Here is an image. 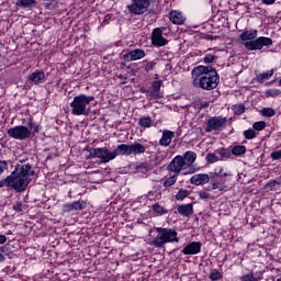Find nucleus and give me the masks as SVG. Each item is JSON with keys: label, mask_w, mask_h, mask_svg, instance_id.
<instances>
[{"label": "nucleus", "mask_w": 281, "mask_h": 281, "mask_svg": "<svg viewBox=\"0 0 281 281\" xmlns=\"http://www.w3.org/2000/svg\"><path fill=\"white\" fill-rule=\"evenodd\" d=\"M277 281H281V277L277 279Z\"/></svg>", "instance_id": "60"}, {"label": "nucleus", "mask_w": 281, "mask_h": 281, "mask_svg": "<svg viewBox=\"0 0 281 281\" xmlns=\"http://www.w3.org/2000/svg\"><path fill=\"white\" fill-rule=\"evenodd\" d=\"M119 78H120V80H122V78H124V76L123 75H119Z\"/></svg>", "instance_id": "59"}, {"label": "nucleus", "mask_w": 281, "mask_h": 281, "mask_svg": "<svg viewBox=\"0 0 281 281\" xmlns=\"http://www.w3.org/2000/svg\"><path fill=\"white\" fill-rule=\"evenodd\" d=\"M261 115H263V117H273L276 115V110L273 108H263L261 110Z\"/></svg>", "instance_id": "38"}, {"label": "nucleus", "mask_w": 281, "mask_h": 281, "mask_svg": "<svg viewBox=\"0 0 281 281\" xmlns=\"http://www.w3.org/2000/svg\"><path fill=\"white\" fill-rule=\"evenodd\" d=\"M239 43H243L245 49L248 52L260 50L263 47H271L273 40L271 37L259 36L258 30H246L238 36Z\"/></svg>", "instance_id": "3"}, {"label": "nucleus", "mask_w": 281, "mask_h": 281, "mask_svg": "<svg viewBox=\"0 0 281 281\" xmlns=\"http://www.w3.org/2000/svg\"><path fill=\"white\" fill-rule=\"evenodd\" d=\"M88 159H100V164H109V161L115 159L113 151H110L106 147H91L88 149Z\"/></svg>", "instance_id": "6"}, {"label": "nucleus", "mask_w": 281, "mask_h": 281, "mask_svg": "<svg viewBox=\"0 0 281 281\" xmlns=\"http://www.w3.org/2000/svg\"><path fill=\"white\" fill-rule=\"evenodd\" d=\"M8 243V237L5 235H0V245H5Z\"/></svg>", "instance_id": "56"}, {"label": "nucleus", "mask_w": 281, "mask_h": 281, "mask_svg": "<svg viewBox=\"0 0 281 281\" xmlns=\"http://www.w3.org/2000/svg\"><path fill=\"white\" fill-rule=\"evenodd\" d=\"M169 21H171L173 25H184L186 18H183V14H181L180 11L171 10L169 12Z\"/></svg>", "instance_id": "20"}, {"label": "nucleus", "mask_w": 281, "mask_h": 281, "mask_svg": "<svg viewBox=\"0 0 281 281\" xmlns=\"http://www.w3.org/2000/svg\"><path fill=\"white\" fill-rule=\"evenodd\" d=\"M276 74V69H270L267 70L266 72H260L258 70H255V80L256 82H258L259 85H265V82H267V80H271V78H273V75Z\"/></svg>", "instance_id": "16"}, {"label": "nucleus", "mask_w": 281, "mask_h": 281, "mask_svg": "<svg viewBox=\"0 0 281 281\" xmlns=\"http://www.w3.org/2000/svg\"><path fill=\"white\" fill-rule=\"evenodd\" d=\"M142 58H146V50L142 48L130 50L123 55V60H125V63L142 60Z\"/></svg>", "instance_id": "12"}, {"label": "nucleus", "mask_w": 281, "mask_h": 281, "mask_svg": "<svg viewBox=\"0 0 281 281\" xmlns=\"http://www.w3.org/2000/svg\"><path fill=\"white\" fill-rule=\"evenodd\" d=\"M277 186H280V182H278V180H270L267 183V188H269V190H273Z\"/></svg>", "instance_id": "50"}, {"label": "nucleus", "mask_w": 281, "mask_h": 281, "mask_svg": "<svg viewBox=\"0 0 281 281\" xmlns=\"http://www.w3.org/2000/svg\"><path fill=\"white\" fill-rule=\"evenodd\" d=\"M247 153V147L245 145H236L232 148L231 155L235 157H240V155H245Z\"/></svg>", "instance_id": "31"}, {"label": "nucleus", "mask_w": 281, "mask_h": 281, "mask_svg": "<svg viewBox=\"0 0 281 281\" xmlns=\"http://www.w3.org/2000/svg\"><path fill=\"white\" fill-rule=\"evenodd\" d=\"M35 176L36 171L32 169V165L30 162L18 164L9 176L0 180V188L14 190L21 194L27 190L29 186L32 183V177Z\"/></svg>", "instance_id": "1"}, {"label": "nucleus", "mask_w": 281, "mask_h": 281, "mask_svg": "<svg viewBox=\"0 0 281 281\" xmlns=\"http://www.w3.org/2000/svg\"><path fill=\"white\" fill-rule=\"evenodd\" d=\"M9 137L12 139H18L19 142H24V139H30L32 137V131L25 125H16L8 130Z\"/></svg>", "instance_id": "8"}, {"label": "nucleus", "mask_w": 281, "mask_h": 281, "mask_svg": "<svg viewBox=\"0 0 281 281\" xmlns=\"http://www.w3.org/2000/svg\"><path fill=\"white\" fill-rule=\"evenodd\" d=\"M210 280L211 281H218V280H223V274L216 270V269H213L210 273Z\"/></svg>", "instance_id": "40"}, {"label": "nucleus", "mask_w": 281, "mask_h": 281, "mask_svg": "<svg viewBox=\"0 0 281 281\" xmlns=\"http://www.w3.org/2000/svg\"><path fill=\"white\" fill-rule=\"evenodd\" d=\"M207 192H212V190H216L214 189V181H211V187L206 188Z\"/></svg>", "instance_id": "57"}, {"label": "nucleus", "mask_w": 281, "mask_h": 281, "mask_svg": "<svg viewBox=\"0 0 281 281\" xmlns=\"http://www.w3.org/2000/svg\"><path fill=\"white\" fill-rule=\"evenodd\" d=\"M266 95L267 98H278V95H281V90L277 88L268 89Z\"/></svg>", "instance_id": "41"}, {"label": "nucleus", "mask_w": 281, "mask_h": 281, "mask_svg": "<svg viewBox=\"0 0 281 281\" xmlns=\"http://www.w3.org/2000/svg\"><path fill=\"white\" fill-rule=\"evenodd\" d=\"M227 181H232V173L224 172L222 176H217V179L213 181V189L225 192L227 190Z\"/></svg>", "instance_id": "13"}, {"label": "nucleus", "mask_w": 281, "mask_h": 281, "mask_svg": "<svg viewBox=\"0 0 281 281\" xmlns=\"http://www.w3.org/2000/svg\"><path fill=\"white\" fill-rule=\"evenodd\" d=\"M156 236L151 240V247L156 249H164L169 243H179V233L177 229L170 227H156Z\"/></svg>", "instance_id": "4"}, {"label": "nucleus", "mask_w": 281, "mask_h": 281, "mask_svg": "<svg viewBox=\"0 0 281 281\" xmlns=\"http://www.w3.org/2000/svg\"><path fill=\"white\" fill-rule=\"evenodd\" d=\"M177 212L180 216L190 218V215L194 214V202L178 205Z\"/></svg>", "instance_id": "17"}, {"label": "nucleus", "mask_w": 281, "mask_h": 281, "mask_svg": "<svg viewBox=\"0 0 281 281\" xmlns=\"http://www.w3.org/2000/svg\"><path fill=\"white\" fill-rule=\"evenodd\" d=\"M265 5H273L277 0H261Z\"/></svg>", "instance_id": "55"}, {"label": "nucleus", "mask_w": 281, "mask_h": 281, "mask_svg": "<svg viewBox=\"0 0 281 281\" xmlns=\"http://www.w3.org/2000/svg\"><path fill=\"white\" fill-rule=\"evenodd\" d=\"M29 80L33 82V85H43V82L47 80V77L45 76V71L36 69L29 76Z\"/></svg>", "instance_id": "18"}, {"label": "nucleus", "mask_w": 281, "mask_h": 281, "mask_svg": "<svg viewBox=\"0 0 281 281\" xmlns=\"http://www.w3.org/2000/svg\"><path fill=\"white\" fill-rule=\"evenodd\" d=\"M190 183L192 186H205V183H210V175L207 173H196L190 178Z\"/></svg>", "instance_id": "19"}, {"label": "nucleus", "mask_w": 281, "mask_h": 281, "mask_svg": "<svg viewBox=\"0 0 281 281\" xmlns=\"http://www.w3.org/2000/svg\"><path fill=\"white\" fill-rule=\"evenodd\" d=\"M214 172L217 175V177L225 175V172H223V167L215 168Z\"/></svg>", "instance_id": "53"}, {"label": "nucleus", "mask_w": 281, "mask_h": 281, "mask_svg": "<svg viewBox=\"0 0 281 281\" xmlns=\"http://www.w3.org/2000/svg\"><path fill=\"white\" fill-rule=\"evenodd\" d=\"M164 85V81L156 80L151 83L153 91L149 93L151 100H159L161 95H159V91H161V86Z\"/></svg>", "instance_id": "23"}, {"label": "nucleus", "mask_w": 281, "mask_h": 281, "mask_svg": "<svg viewBox=\"0 0 281 281\" xmlns=\"http://www.w3.org/2000/svg\"><path fill=\"white\" fill-rule=\"evenodd\" d=\"M209 178L211 179V181H216L218 179V175H216V172H210Z\"/></svg>", "instance_id": "54"}, {"label": "nucleus", "mask_w": 281, "mask_h": 281, "mask_svg": "<svg viewBox=\"0 0 281 281\" xmlns=\"http://www.w3.org/2000/svg\"><path fill=\"white\" fill-rule=\"evenodd\" d=\"M85 207H87V202L79 200V201H74V202H68L66 204H63L61 212L69 213L78 210H85Z\"/></svg>", "instance_id": "15"}, {"label": "nucleus", "mask_w": 281, "mask_h": 281, "mask_svg": "<svg viewBox=\"0 0 281 281\" xmlns=\"http://www.w3.org/2000/svg\"><path fill=\"white\" fill-rule=\"evenodd\" d=\"M15 5L18 8H23V9L29 8V9H32V8L36 7V0H16Z\"/></svg>", "instance_id": "29"}, {"label": "nucleus", "mask_w": 281, "mask_h": 281, "mask_svg": "<svg viewBox=\"0 0 281 281\" xmlns=\"http://www.w3.org/2000/svg\"><path fill=\"white\" fill-rule=\"evenodd\" d=\"M155 67H157V61H148L146 65H145V71L146 74H150V71H153L155 69Z\"/></svg>", "instance_id": "46"}, {"label": "nucleus", "mask_w": 281, "mask_h": 281, "mask_svg": "<svg viewBox=\"0 0 281 281\" xmlns=\"http://www.w3.org/2000/svg\"><path fill=\"white\" fill-rule=\"evenodd\" d=\"M124 67H126V63L122 61L121 63V69H124Z\"/></svg>", "instance_id": "58"}, {"label": "nucleus", "mask_w": 281, "mask_h": 281, "mask_svg": "<svg viewBox=\"0 0 281 281\" xmlns=\"http://www.w3.org/2000/svg\"><path fill=\"white\" fill-rule=\"evenodd\" d=\"M200 38L202 41H218V38H221V36H218V35H210V34H201Z\"/></svg>", "instance_id": "45"}, {"label": "nucleus", "mask_w": 281, "mask_h": 281, "mask_svg": "<svg viewBox=\"0 0 281 281\" xmlns=\"http://www.w3.org/2000/svg\"><path fill=\"white\" fill-rule=\"evenodd\" d=\"M186 161L183 160V156L177 155L170 164L167 166L168 172H173V175H181V170H186Z\"/></svg>", "instance_id": "11"}, {"label": "nucleus", "mask_w": 281, "mask_h": 281, "mask_svg": "<svg viewBox=\"0 0 281 281\" xmlns=\"http://www.w3.org/2000/svg\"><path fill=\"white\" fill-rule=\"evenodd\" d=\"M175 137V132L170 130H165L162 132V136L159 139V146H165L167 147L169 144L172 143V138Z\"/></svg>", "instance_id": "24"}, {"label": "nucleus", "mask_w": 281, "mask_h": 281, "mask_svg": "<svg viewBox=\"0 0 281 281\" xmlns=\"http://www.w3.org/2000/svg\"><path fill=\"white\" fill-rule=\"evenodd\" d=\"M131 155H144L146 153V146L142 145V143H133L130 145Z\"/></svg>", "instance_id": "27"}, {"label": "nucleus", "mask_w": 281, "mask_h": 281, "mask_svg": "<svg viewBox=\"0 0 281 281\" xmlns=\"http://www.w3.org/2000/svg\"><path fill=\"white\" fill-rule=\"evenodd\" d=\"M138 126H140V128H150V126H153V119L150 115L142 116L138 120Z\"/></svg>", "instance_id": "30"}, {"label": "nucleus", "mask_w": 281, "mask_h": 281, "mask_svg": "<svg viewBox=\"0 0 281 281\" xmlns=\"http://www.w3.org/2000/svg\"><path fill=\"white\" fill-rule=\"evenodd\" d=\"M260 280H262V277H256L254 276V272H250L240 277V281H260Z\"/></svg>", "instance_id": "36"}, {"label": "nucleus", "mask_w": 281, "mask_h": 281, "mask_svg": "<svg viewBox=\"0 0 281 281\" xmlns=\"http://www.w3.org/2000/svg\"><path fill=\"white\" fill-rule=\"evenodd\" d=\"M227 126V117L223 115L210 116L205 122V133H220Z\"/></svg>", "instance_id": "7"}, {"label": "nucleus", "mask_w": 281, "mask_h": 281, "mask_svg": "<svg viewBox=\"0 0 281 281\" xmlns=\"http://www.w3.org/2000/svg\"><path fill=\"white\" fill-rule=\"evenodd\" d=\"M199 198L202 201H207V200H212L214 199V196H212V194L210 192H207L205 189L201 190L198 192Z\"/></svg>", "instance_id": "37"}, {"label": "nucleus", "mask_w": 281, "mask_h": 281, "mask_svg": "<svg viewBox=\"0 0 281 281\" xmlns=\"http://www.w3.org/2000/svg\"><path fill=\"white\" fill-rule=\"evenodd\" d=\"M252 128L255 131H265L267 128V122L265 121H258L252 124Z\"/></svg>", "instance_id": "43"}, {"label": "nucleus", "mask_w": 281, "mask_h": 281, "mask_svg": "<svg viewBox=\"0 0 281 281\" xmlns=\"http://www.w3.org/2000/svg\"><path fill=\"white\" fill-rule=\"evenodd\" d=\"M215 155L220 158V161H226V159L232 158V149L220 147L215 150Z\"/></svg>", "instance_id": "25"}, {"label": "nucleus", "mask_w": 281, "mask_h": 281, "mask_svg": "<svg viewBox=\"0 0 281 281\" xmlns=\"http://www.w3.org/2000/svg\"><path fill=\"white\" fill-rule=\"evenodd\" d=\"M148 8H150V0H132V3L127 5L128 12L136 16L146 14Z\"/></svg>", "instance_id": "9"}, {"label": "nucleus", "mask_w": 281, "mask_h": 281, "mask_svg": "<svg viewBox=\"0 0 281 281\" xmlns=\"http://www.w3.org/2000/svg\"><path fill=\"white\" fill-rule=\"evenodd\" d=\"M270 157L273 161H280V159H281V149L272 151Z\"/></svg>", "instance_id": "47"}, {"label": "nucleus", "mask_w": 281, "mask_h": 281, "mask_svg": "<svg viewBox=\"0 0 281 281\" xmlns=\"http://www.w3.org/2000/svg\"><path fill=\"white\" fill-rule=\"evenodd\" d=\"M113 16L111 14H106L101 23V25H109V23H111V19Z\"/></svg>", "instance_id": "52"}, {"label": "nucleus", "mask_w": 281, "mask_h": 281, "mask_svg": "<svg viewBox=\"0 0 281 281\" xmlns=\"http://www.w3.org/2000/svg\"><path fill=\"white\" fill-rule=\"evenodd\" d=\"M179 175L173 173L172 176H170L169 178H167L164 181V188H172V186H175V183H177V179H178Z\"/></svg>", "instance_id": "32"}, {"label": "nucleus", "mask_w": 281, "mask_h": 281, "mask_svg": "<svg viewBox=\"0 0 281 281\" xmlns=\"http://www.w3.org/2000/svg\"><path fill=\"white\" fill-rule=\"evenodd\" d=\"M182 159L184 161V166L187 168H190V166H192V164H194V161H196V153L189 150L186 151L182 156Z\"/></svg>", "instance_id": "26"}, {"label": "nucleus", "mask_w": 281, "mask_h": 281, "mask_svg": "<svg viewBox=\"0 0 281 281\" xmlns=\"http://www.w3.org/2000/svg\"><path fill=\"white\" fill-rule=\"evenodd\" d=\"M8 161L7 160H0V175H3L5 170H8Z\"/></svg>", "instance_id": "49"}, {"label": "nucleus", "mask_w": 281, "mask_h": 281, "mask_svg": "<svg viewBox=\"0 0 281 281\" xmlns=\"http://www.w3.org/2000/svg\"><path fill=\"white\" fill-rule=\"evenodd\" d=\"M44 8L46 10H56V8H58V0H49L48 2H45Z\"/></svg>", "instance_id": "42"}, {"label": "nucleus", "mask_w": 281, "mask_h": 281, "mask_svg": "<svg viewBox=\"0 0 281 281\" xmlns=\"http://www.w3.org/2000/svg\"><path fill=\"white\" fill-rule=\"evenodd\" d=\"M5 247H0V262H5Z\"/></svg>", "instance_id": "51"}, {"label": "nucleus", "mask_w": 281, "mask_h": 281, "mask_svg": "<svg viewBox=\"0 0 281 281\" xmlns=\"http://www.w3.org/2000/svg\"><path fill=\"white\" fill-rule=\"evenodd\" d=\"M201 247H203L201 241H191L181 250V252L184 256H196V254H201Z\"/></svg>", "instance_id": "14"}, {"label": "nucleus", "mask_w": 281, "mask_h": 281, "mask_svg": "<svg viewBox=\"0 0 281 281\" xmlns=\"http://www.w3.org/2000/svg\"><path fill=\"white\" fill-rule=\"evenodd\" d=\"M192 85L195 89L214 91L221 83V76L212 66H198L192 70Z\"/></svg>", "instance_id": "2"}, {"label": "nucleus", "mask_w": 281, "mask_h": 281, "mask_svg": "<svg viewBox=\"0 0 281 281\" xmlns=\"http://www.w3.org/2000/svg\"><path fill=\"white\" fill-rule=\"evenodd\" d=\"M190 196V191L180 189L176 194V201H186Z\"/></svg>", "instance_id": "34"}, {"label": "nucleus", "mask_w": 281, "mask_h": 281, "mask_svg": "<svg viewBox=\"0 0 281 281\" xmlns=\"http://www.w3.org/2000/svg\"><path fill=\"white\" fill-rule=\"evenodd\" d=\"M22 123L25 124L29 131H31V135H36V133H41V125L34 122V117L29 116L24 119Z\"/></svg>", "instance_id": "21"}, {"label": "nucleus", "mask_w": 281, "mask_h": 281, "mask_svg": "<svg viewBox=\"0 0 281 281\" xmlns=\"http://www.w3.org/2000/svg\"><path fill=\"white\" fill-rule=\"evenodd\" d=\"M114 159L116 157H130L131 155V145L127 144H121L119 145L114 150Z\"/></svg>", "instance_id": "22"}, {"label": "nucleus", "mask_w": 281, "mask_h": 281, "mask_svg": "<svg viewBox=\"0 0 281 281\" xmlns=\"http://www.w3.org/2000/svg\"><path fill=\"white\" fill-rule=\"evenodd\" d=\"M243 135L245 139H256L258 137V134L256 133L255 128H249L243 132Z\"/></svg>", "instance_id": "35"}, {"label": "nucleus", "mask_w": 281, "mask_h": 281, "mask_svg": "<svg viewBox=\"0 0 281 281\" xmlns=\"http://www.w3.org/2000/svg\"><path fill=\"white\" fill-rule=\"evenodd\" d=\"M207 164H216V161H221V158L216 153H210L206 155Z\"/></svg>", "instance_id": "39"}, {"label": "nucleus", "mask_w": 281, "mask_h": 281, "mask_svg": "<svg viewBox=\"0 0 281 281\" xmlns=\"http://www.w3.org/2000/svg\"><path fill=\"white\" fill-rule=\"evenodd\" d=\"M93 100H95V97L87 95L85 93L75 97L70 103L71 115H89L91 113V108H89V105L91 102H93Z\"/></svg>", "instance_id": "5"}, {"label": "nucleus", "mask_w": 281, "mask_h": 281, "mask_svg": "<svg viewBox=\"0 0 281 281\" xmlns=\"http://www.w3.org/2000/svg\"><path fill=\"white\" fill-rule=\"evenodd\" d=\"M151 212L156 214V216H164L165 214H168L170 212L168 209L161 206L158 202L151 205Z\"/></svg>", "instance_id": "28"}, {"label": "nucleus", "mask_w": 281, "mask_h": 281, "mask_svg": "<svg viewBox=\"0 0 281 281\" xmlns=\"http://www.w3.org/2000/svg\"><path fill=\"white\" fill-rule=\"evenodd\" d=\"M232 111L234 112L235 115H243V113L247 111V108L245 106V103L234 104L232 106Z\"/></svg>", "instance_id": "33"}, {"label": "nucleus", "mask_w": 281, "mask_h": 281, "mask_svg": "<svg viewBox=\"0 0 281 281\" xmlns=\"http://www.w3.org/2000/svg\"><path fill=\"white\" fill-rule=\"evenodd\" d=\"M217 58L218 56L209 53L204 56V63L206 65H212V63H215Z\"/></svg>", "instance_id": "44"}, {"label": "nucleus", "mask_w": 281, "mask_h": 281, "mask_svg": "<svg viewBox=\"0 0 281 281\" xmlns=\"http://www.w3.org/2000/svg\"><path fill=\"white\" fill-rule=\"evenodd\" d=\"M23 207H25V205L21 201L13 204L14 212H23Z\"/></svg>", "instance_id": "48"}, {"label": "nucleus", "mask_w": 281, "mask_h": 281, "mask_svg": "<svg viewBox=\"0 0 281 281\" xmlns=\"http://www.w3.org/2000/svg\"><path fill=\"white\" fill-rule=\"evenodd\" d=\"M165 26L156 27L151 31L150 41L154 47H166L168 38L164 37Z\"/></svg>", "instance_id": "10"}]
</instances>
